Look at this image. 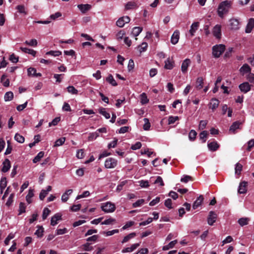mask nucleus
I'll use <instances>...</instances> for the list:
<instances>
[{"instance_id": "44", "label": "nucleus", "mask_w": 254, "mask_h": 254, "mask_svg": "<svg viewBox=\"0 0 254 254\" xmlns=\"http://www.w3.org/2000/svg\"><path fill=\"white\" fill-rule=\"evenodd\" d=\"M14 139L16 141L20 143H23L25 140L24 137L18 133L15 134Z\"/></svg>"}, {"instance_id": "19", "label": "nucleus", "mask_w": 254, "mask_h": 254, "mask_svg": "<svg viewBox=\"0 0 254 254\" xmlns=\"http://www.w3.org/2000/svg\"><path fill=\"white\" fill-rule=\"evenodd\" d=\"M52 190V187L50 186H49L47 187V189L45 190H42L41 191V192L39 194V198L43 200L45 198L46 195L48 194V192Z\"/></svg>"}, {"instance_id": "53", "label": "nucleus", "mask_w": 254, "mask_h": 254, "mask_svg": "<svg viewBox=\"0 0 254 254\" xmlns=\"http://www.w3.org/2000/svg\"><path fill=\"white\" fill-rule=\"evenodd\" d=\"M65 137H61L58 139H57L55 144V146H60L63 145L65 142Z\"/></svg>"}, {"instance_id": "46", "label": "nucleus", "mask_w": 254, "mask_h": 254, "mask_svg": "<svg viewBox=\"0 0 254 254\" xmlns=\"http://www.w3.org/2000/svg\"><path fill=\"white\" fill-rule=\"evenodd\" d=\"M207 131L206 130H203L199 134V138L200 139L202 140V142L204 143L206 141V138L207 136Z\"/></svg>"}, {"instance_id": "4", "label": "nucleus", "mask_w": 254, "mask_h": 254, "mask_svg": "<svg viewBox=\"0 0 254 254\" xmlns=\"http://www.w3.org/2000/svg\"><path fill=\"white\" fill-rule=\"evenodd\" d=\"M118 165V160L114 158H107L104 164L105 167L107 169L115 168Z\"/></svg>"}, {"instance_id": "23", "label": "nucleus", "mask_w": 254, "mask_h": 254, "mask_svg": "<svg viewBox=\"0 0 254 254\" xmlns=\"http://www.w3.org/2000/svg\"><path fill=\"white\" fill-rule=\"evenodd\" d=\"M208 149L212 151L217 150L219 147V145L216 141H213L207 144Z\"/></svg>"}, {"instance_id": "34", "label": "nucleus", "mask_w": 254, "mask_h": 254, "mask_svg": "<svg viewBox=\"0 0 254 254\" xmlns=\"http://www.w3.org/2000/svg\"><path fill=\"white\" fill-rule=\"evenodd\" d=\"M34 196V192L32 190H29L28 193L26 196V201L28 204H30L32 202V198Z\"/></svg>"}, {"instance_id": "56", "label": "nucleus", "mask_w": 254, "mask_h": 254, "mask_svg": "<svg viewBox=\"0 0 254 254\" xmlns=\"http://www.w3.org/2000/svg\"><path fill=\"white\" fill-rule=\"evenodd\" d=\"M179 120L178 116H170L168 119V124L171 125L174 124L176 121Z\"/></svg>"}, {"instance_id": "51", "label": "nucleus", "mask_w": 254, "mask_h": 254, "mask_svg": "<svg viewBox=\"0 0 254 254\" xmlns=\"http://www.w3.org/2000/svg\"><path fill=\"white\" fill-rule=\"evenodd\" d=\"M143 121L144 122L143 129L145 130H148L150 127V124L149 123V120L147 118H144Z\"/></svg>"}, {"instance_id": "26", "label": "nucleus", "mask_w": 254, "mask_h": 254, "mask_svg": "<svg viewBox=\"0 0 254 254\" xmlns=\"http://www.w3.org/2000/svg\"><path fill=\"white\" fill-rule=\"evenodd\" d=\"M137 7V4L134 1H128L125 5V10H130Z\"/></svg>"}, {"instance_id": "52", "label": "nucleus", "mask_w": 254, "mask_h": 254, "mask_svg": "<svg viewBox=\"0 0 254 254\" xmlns=\"http://www.w3.org/2000/svg\"><path fill=\"white\" fill-rule=\"evenodd\" d=\"M62 54V52L59 51H50L47 52L46 55H51L54 57L59 56Z\"/></svg>"}, {"instance_id": "18", "label": "nucleus", "mask_w": 254, "mask_h": 254, "mask_svg": "<svg viewBox=\"0 0 254 254\" xmlns=\"http://www.w3.org/2000/svg\"><path fill=\"white\" fill-rule=\"evenodd\" d=\"M254 27V18H251L249 19V22L246 28L245 32L247 33L251 32L252 29Z\"/></svg>"}, {"instance_id": "25", "label": "nucleus", "mask_w": 254, "mask_h": 254, "mask_svg": "<svg viewBox=\"0 0 254 254\" xmlns=\"http://www.w3.org/2000/svg\"><path fill=\"white\" fill-rule=\"evenodd\" d=\"M7 185V181L5 177H2L0 181V193H2L4 189L6 188Z\"/></svg>"}, {"instance_id": "29", "label": "nucleus", "mask_w": 254, "mask_h": 254, "mask_svg": "<svg viewBox=\"0 0 254 254\" xmlns=\"http://www.w3.org/2000/svg\"><path fill=\"white\" fill-rule=\"evenodd\" d=\"M20 50L25 53H28L29 54L32 55L34 57H35L36 55V51L27 48L20 47Z\"/></svg>"}, {"instance_id": "31", "label": "nucleus", "mask_w": 254, "mask_h": 254, "mask_svg": "<svg viewBox=\"0 0 254 254\" xmlns=\"http://www.w3.org/2000/svg\"><path fill=\"white\" fill-rule=\"evenodd\" d=\"M196 88L197 89H201L203 87V79L202 77H199L197 78L196 81Z\"/></svg>"}, {"instance_id": "35", "label": "nucleus", "mask_w": 254, "mask_h": 254, "mask_svg": "<svg viewBox=\"0 0 254 254\" xmlns=\"http://www.w3.org/2000/svg\"><path fill=\"white\" fill-rule=\"evenodd\" d=\"M240 125L241 123H240L239 122H235L233 123V124L230 127L229 130L234 133L235 130L239 128Z\"/></svg>"}, {"instance_id": "32", "label": "nucleus", "mask_w": 254, "mask_h": 254, "mask_svg": "<svg viewBox=\"0 0 254 254\" xmlns=\"http://www.w3.org/2000/svg\"><path fill=\"white\" fill-rule=\"evenodd\" d=\"M0 81L5 87H8L9 85V80L6 78V76L5 74L2 75L1 77Z\"/></svg>"}, {"instance_id": "43", "label": "nucleus", "mask_w": 254, "mask_h": 254, "mask_svg": "<svg viewBox=\"0 0 254 254\" xmlns=\"http://www.w3.org/2000/svg\"><path fill=\"white\" fill-rule=\"evenodd\" d=\"M196 135H197L196 132L194 130L191 129L190 131L189 134V139L190 141H194L196 138Z\"/></svg>"}, {"instance_id": "41", "label": "nucleus", "mask_w": 254, "mask_h": 254, "mask_svg": "<svg viewBox=\"0 0 254 254\" xmlns=\"http://www.w3.org/2000/svg\"><path fill=\"white\" fill-rule=\"evenodd\" d=\"M106 80L113 86H115L117 85V83L114 78L113 76L111 74L109 75L108 77L106 78Z\"/></svg>"}, {"instance_id": "8", "label": "nucleus", "mask_w": 254, "mask_h": 254, "mask_svg": "<svg viewBox=\"0 0 254 254\" xmlns=\"http://www.w3.org/2000/svg\"><path fill=\"white\" fill-rule=\"evenodd\" d=\"M11 167V163L9 159H5L2 162V167L1 171L3 173H6L8 171Z\"/></svg>"}, {"instance_id": "40", "label": "nucleus", "mask_w": 254, "mask_h": 254, "mask_svg": "<svg viewBox=\"0 0 254 254\" xmlns=\"http://www.w3.org/2000/svg\"><path fill=\"white\" fill-rule=\"evenodd\" d=\"M13 98V94L12 92L9 91L6 92L4 95V99L5 101H9L12 100Z\"/></svg>"}, {"instance_id": "58", "label": "nucleus", "mask_w": 254, "mask_h": 254, "mask_svg": "<svg viewBox=\"0 0 254 254\" xmlns=\"http://www.w3.org/2000/svg\"><path fill=\"white\" fill-rule=\"evenodd\" d=\"M144 202L143 199H140L132 204L133 207H137L142 205Z\"/></svg>"}, {"instance_id": "38", "label": "nucleus", "mask_w": 254, "mask_h": 254, "mask_svg": "<svg viewBox=\"0 0 254 254\" xmlns=\"http://www.w3.org/2000/svg\"><path fill=\"white\" fill-rule=\"evenodd\" d=\"M44 155V152L43 151H40L38 153V154L34 157L33 160V162L34 163H36L39 162L40 159L43 157Z\"/></svg>"}, {"instance_id": "48", "label": "nucleus", "mask_w": 254, "mask_h": 254, "mask_svg": "<svg viewBox=\"0 0 254 254\" xmlns=\"http://www.w3.org/2000/svg\"><path fill=\"white\" fill-rule=\"evenodd\" d=\"M67 90L68 93L72 94H77L78 90L73 86H69L67 87Z\"/></svg>"}, {"instance_id": "57", "label": "nucleus", "mask_w": 254, "mask_h": 254, "mask_svg": "<svg viewBox=\"0 0 254 254\" xmlns=\"http://www.w3.org/2000/svg\"><path fill=\"white\" fill-rule=\"evenodd\" d=\"M118 141V140L117 138H114V140L108 144V148L109 149L111 148H115L117 145Z\"/></svg>"}, {"instance_id": "10", "label": "nucleus", "mask_w": 254, "mask_h": 254, "mask_svg": "<svg viewBox=\"0 0 254 254\" xmlns=\"http://www.w3.org/2000/svg\"><path fill=\"white\" fill-rule=\"evenodd\" d=\"M229 21V25L231 29L238 30L239 29V21L237 19L232 18Z\"/></svg>"}, {"instance_id": "64", "label": "nucleus", "mask_w": 254, "mask_h": 254, "mask_svg": "<svg viewBox=\"0 0 254 254\" xmlns=\"http://www.w3.org/2000/svg\"><path fill=\"white\" fill-rule=\"evenodd\" d=\"M254 146V139H252L248 142V148L247 150L250 151L252 148Z\"/></svg>"}, {"instance_id": "20", "label": "nucleus", "mask_w": 254, "mask_h": 254, "mask_svg": "<svg viewBox=\"0 0 254 254\" xmlns=\"http://www.w3.org/2000/svg\"><path fill=\"white\" fill-rule=\"evenodd\" d=\"M199 26V23L198 22H194L191 24L190 29L189 31L191 36H194L195 32L198 29Z\"/></svg>"}, {"instance_id": "22", "label": "nucleus", "mask_w": 254, "mask_h": 254, "mask_svg": "<svg viewBox=\"0 0 254 254\" xmlns=\"http://www.w3.org/2000/svg\"><path fill=\"white\" fill-rule=\"evenodd\" d=\"M174 66V62L172 59L168 58L165 62L164 67L167 69H172Z\"/></svg>"}, {"instance_id": "11", "label": "nucleus", "mask_w": 254, "mask_h": 254, "mask_svg": "<svg viewBox=\"0 0 254 254\" xmlns=\"http://www.w3.org/2000/svg\"><path fill=\"white\" fill-rule=\"evenodd\" d=\"M180 38V32L179 30H175L173 35H172L171 38V42L172 44L175 45L176 44L179 40Z\"/></svg>"}, {"instance_id": "13", "label": "nucleus", "mask_w": 254, "mask_h": 254, "mask_svg": "<svg viewBox=\"0 0 254 254\" xmlns=\"http://www.w3.org/2000/svg\"><path fill=\"white\" fill-rule=\"evenodd\" d=\"M61 220H62V215L60 213H56L51 218V225L55 226Z\"/></svg>"}, {"instance_id": "45", "label": "nucleus", "mask_w": 254, "mask_h": 254, "mask_svg": "<svg viewBox=\"0 0 254 254\" xmlns=\"http://www.w3.org/2000/svg\"><path fill=\"white\" fill-rule=\"evenodd\" d=\"M149 100L145 93H143L140 95V102L142 104H145L147 103Z\"/></svg>"}, {"instance_id": "5", "label": "nucleus", "mask_w": 254, "mask_h": 254, "mask_svg": "<svg viewBox=\"0 0 254 254\" xmlns=\"http://www.w3.org/2000/svg\"><path fill=\"white\" fill-rule=\"evenodd\" d=\"M130 19L129 16H124L120 17L116 22V25L119 27H123L126 23L129 22Z\"/></svg>"}, {"instance_id": "60", "label": "nucleus", "mask_w": 254, "mask_h": 254, "mask_svg": "<svg viewBox=\"0 0 254 254\" xmlns=\"http://www.w3.org/2000/svg\"><path fill=\"white\" fill-rule=\"evenodd\" d=\"M192 177L191 176H188V175H185L181 179V181L182 182L187 183L189 181H192Z\"/></svg>"}, {"instance_id": "17", "label": "nucleus", "mask_w": 254, "mask_h": 254, "mask_svg": "<svg viewBox=\"0 0 254 254\" xmlns=\"http://www.w3.org/2000/svg\"><path fill=\"white\" fill-rule=\"evenodd\" d=\"M219 104V100L216 98H213L209 103V108L214 111L218 107Z\"/></svg>"}, {"instance_id": "1", "label": "nucleus", "mask_w": 254, "mask_h": 254, "mask_svg": "<svg viewBox=\"0 0 254 254\" xmlns=\"http://www.w3.org/2000/svg\"><path fill=\"white\" fill-rule=\"evenodd\" d=\"M232 2L230 0H225L221 2L219 5L217 12L218 15L222 18L224 14H226L230 8Z\"/></svg>"}, {"instance_id": "16", "label": "nucleus", "mask_w": 254, "mask_h": 254, "mask_svg": "<svg viewBox=\"0 0 254 254\" xmlns=\"http://www.w3.org/2000/svg\"><path fill=\"white\" fill-rule=\"evenodd\" d=\"M140 246V243H136L132 245L130 247H127L123 249L122 250V253H130L135 250L137 247Z\"/></svg>"}, {"instance_id": "39", "label": "nucleus", "mask_w": 254, "mask_h": 254, "mask_svg": "<svg viewBox=\"0 0 254 254\" xmlns=\"http://www.w3.org/2000/svg\"><path fill=\"white\" fill-rule=\"evenodd\" d=\"M250 219L248 218H241L238 220V223L241 226H244L248 224Z\"/></svg>"}, {"instance_id": "54", "label": "nucleus", "mask_w": 254, "mask_h": 254, "mask_svg": "<svg viewBox=\"0 0 254 254\" xmlns=\"http://www.w3.org/2000/svg\"><path fill=\"white\" fill-rule=\"evenodd\" d=\"M26 206L25 204L23 202H20L19 206V213L18 215H21L22 213L25 212Z\"/></svg>"}, {"instance_id": "24", "label": "nucleus", "mask_w": 254, "mask_h": 254, "mask_svg": "<svg viewBox=\"0 0 254 254\" xmlns=\"http://www.w3.org/2000/svg\"><path fill=\"white\" fill-rule=\"evenodd\" d=\"M203 200V197L202 195H200L197 198L196 200L193 202L192 205V208L194 209L197 208L198 206L201 205Z\"/></svg>"}, {"instance_id": "7", "label": "nucleus", "mask_w": 254, "mask_h": 254, "mask_svg": "<svg viewBox=\"0 0 254 254\" xmlns=\"http://www.w3.org/2000/svg\"><path fill=\"white\" fill-rule=\"evenodd\" d=\"M217 218V215L215 212L211 211L207 218V223L209 225H212L215 222Z\"/></svg>"}, {"instance_id": "59", "label": "nucleus", "mask_w": 254, "mask_h": 254, "mask_svg": "<svg viewBox=\"0 0 254 254\" xmlns=\"http://www.w3.org/2000/svg\"><path fill=\"white\" fill-rule=\"evenodd\" d=\"M116 220L112 218L107 219L101 223L102 225H110L115 222Z\"/></svg>"}, {"instance_id": "42", "label": "nucleus", "mask_w": 254, "mask_h": 254, "mask_svg": "<svg viewBox=\"0 0 254 254\" xmlns=\"http://www.w3.org/2000/svg\"><path fill=\"white\" fill-rule=\"evenodd\" d=\"M91 244L86 243L81 246V249L85 251H91L93 250V247L90 246Z\"/></svg>"}, {"instance_id": "33", "label": "nucleus", "mask_w": 254, "mask_h": 254, "mask_svg": "<svg viewBox=\"0 0 254 254\" xmlns=\"http://www.w3.org/2000/svg\"><path fill=\"white\" fill-rule=\"evenodd\" d=\"M135 236H136L135 233H134V232L131 233L124 238L123 241H122V243L123 244L127 243L130 239L133 238Z\"/></svg>"}, {"instance_id": "6", "label": "nucleus", "mask_w": 254, "mask_h": 254, "mask_svg": "<svg viewBox=\"0 0 254 254\" xmlns=\"http://www.w3.org/2000/svg\"><path fill=\"white\" fill-rule=\"evenodd\" d=\"M214 36L217 39H220L221 37V26L220 25H216L212 31Z\"/></svg>"}, {"instance_id": "14", "label": "nucleus", "mask_w": 254, "mask_h": 254, "mask_svg": "<svg viewBox=\"0 0 254 254\" xmlns=\"http://www.w3.org/2000/svg\"><path fill=\"white\" fill-rule=\"evenodd\" d=\"M248 186V183L246 181H243L240 184L238 192L240 194L246 193L247 192V187Z\"/></svg>"}, {"instance_id": "63", "label": "nucleus", "mask_w": 254, "mask_h": 254, "mask_svg": "<svg viewBox=\"0 0 254 254\" xmlns=\"http://www.w3.org/2000/svg\"><path fill=\"white\" fill-rule=\"evenodd\" d=\"M247 79L251 83L254 84V73H250L246 76Z\"/></svg>"}, {"instance_id": "49", "label": "nucleus", "mask_w": 254, "mask_h": 254, "mask_svg": "<svg viewBox=\"0 0 254 254\" xmlns=\"http://www.w3.org/2000/svg\"><path fill=\"white\" fill-rule=\"evenodd\" d=\"M25 44L33 46V47H36L37 45V41L36 39H31L30 41H26L24 43Z\"/></svg>"}, {"instance_id": "62", "label": "nucleus", "mask_w": 254, "mask_h": 254, "mask_svg": "<svg viewBox=\"0 0 254 254\" xmlns=\"http://www.w3.org/2000/svg\"><path fill=\"white\" fill-rule=\"evenodd\" d=\"M28 75L29 76H34L36 74V69L33 67H30L27 69Z\"/></svg>"}, {"instance_id": "61", "label": "nucleus", "mask_w": 254, "mask_h": 254, "mask_svg": "<svg viewBox=\"0 0 254 254\" xmlns=\"http://www.w3.org/2000/svg\"><path fill=\"white\" fill-rule=\"evenodd\" d=\"M207 124V122L204 120H201L199 122V129L200 130H203L204 129Z\"/></svg>"}, {"instance_id": "27", "label": "nucleus", "mask_w": 254, "mask_h": 254, "mask_svg": "<svg viewBox=\"0 0 254 254\" xmlns=\"http://www.w3.org/2000/svg\"><path fill=\"white\" fill-rule=\"evenodd\" d=\"M72 191L71 189L67 190L62 196V201L66 202L68 199V196L72 193Z\"/></svg>"}, {"instance_id": "37", "label": "nucleus", "mask_w": 254, "mask_h": 254, "mask_svg": "<svg viewBox=\"0 0 254 254\" xmlns=\"http://www.w3.org/2000/svg\"><path fill=\"white\" fill-rule=\"evenodd\" d=\"M99 113L104 116L106 119H108L110 118V114L106 111V109L101 108L99 109Z\"/></svg>"}, {"instance_id": "3", "label": "nucleus", "mask_w": 254, "mask_h": 254, "mask_svg": "<svg viewBox=\"0 0 254 254\" xmlns=\"http://www.w3.org/2000/svg\"><path fill=\"white\" fill-rule=\"evenodd\" d=\"M225 46L223 44L216 45L212 48V54L215 58H219L224 52Z\"/></svg>"}, {"instance_id": "36", "label": "nucleus", "mask_w": 254, "mask_h": 254, "mask_svg": "<svg viewBox=\"0 0 254 254\" xmlns=\"http://www.w3.org/2000/svg\"><path fill=\"white\" fill-rule=\"evenodd\" d=\"M148 47V44L146 42H142L141 44L138 46L139 51L140 53L146 51Z\"/></svg>"}, {"instance_id": "30", "label": "nucleus", "mask_w": 254, "mask_h": 254, "mask_svg": "<svg viewBox=\"0 0 254 254\" xmlns=\"http://www.w3.org/2000/svg\"><path fill=\"white\" fill-rule=\"evenodd\" d=\"M142 30V28L140 27H135L132 29L131 34L135 37L139 35Z\"/></svg>"}, {"instance_id": "12", "label": "nucleus", "mask_w": 254, "mask_h": 254, "mask_svg": "<svg viewBox=\"0 0 254 254\" xmlns=\"http://www.w3.org/2000/svg\"><path fill=\"white\" fill-rule=\"evenodd\" d=\"M191 61L189 59H185L182 63L181 70L183 73H186L188 71V67L190 65Z\"/></svg>"}, {"instance_id": "2", "label": "nucleus", "mask_w": 254, "mask_h": 254, "mask_svg": "<svg viewBox=\"0 0 254 254\" xmlns=\"http://www.w3.org/2000/svg\"><path fill=\"white\" fill-rule=\"evenodd\" d=\"M101 208L105 213H112L116 209L115 204L110 201L102 203Z\"/></svg>"}, {"instance_id": "28", "label": "nucleus", "mask_w": 254, "mask_h": 254, "mask_svg": "<svg viewBox=\"0 0 254 254\" xmlns=\"http://www.w3.org/2000/svg\"><path fill=\"white\" fill-rule=\"evenodd\" d=\"M177 243V240H174L171 241L169 243L168 245L163 246L162 249L163 251H167L169 250L170 249H172L174 248L175 245Z\"/></svg>"}, {"instance_id": "15", "label": "nucleus", "mask_w": 254, "mask_h": 254, "mask_svg": "<svg viewBox=\"0 0 254 254\" xmlns=\"http://www.w3.org/2000/svg\"><path fill=\"white\" fill-rule=\"evenodd\" d=\"M240 72L241 74L244 75L246 73H250L251 72V68L250 66L247 64H245L243 65V66L240 69Z\"/></svg>"}, {"instance_id": "21", "label": "nucleus", "mask_w": 254, "mask_h": 254, "mask_svg": "<svg viewBox=\"0 0 254 254\" xmlns=\"http://www.w3.org/2000/svg\"><path fill=\"white\" fill-rule=\"evenodd\" d=\"M77 7L82 13H84L91 9V5L89 4H78Z\"/></svg>"}, {"instance_id": "9", "label": "nucleus", "mask_w": 254, "mask_h": 254, "mask_svg": "<svg viewBox=\"0 0 254 254\" xmlns=\"http://www.w3.org/2000/svg\"><path fill=\"white\" fill-rule=\"evenodd\" d=\"M240 90L246 93L249 92L251 89V85L248 82H244L239 85Z\"/></svg>"}, {"instance_id": "55", "label": "nucleus", "mask_w": 254, "mask_h": 254, "mask_svg": "<svg viewBox=\"0 0 254 254\" xmlns=\"http://www.w3.org/2000/svg\"><path fill=\"white\" fill-rule=\"evenodd\" d=\"M126 32L124 30H120L118 32L116 35V37L118 40H121L123 38L124 36L125 35Z\"/></svg>"}, {"instance_id": "50", "label": "nucleus", "mask_w": 254, "mask_h": 254, "mask_svg": "<svg viewBox=\"0 0 254 254\" xmlns=\"http://www.w3.org/2000/svg\"><path fill=\"white\" fill-rule=\"evenodd\" d=\"M51 212L50 210L48 208H44L43 211L42 218L43 220H45Z\"/></svg>"}, {"instance_id": "47", "label": "nucleus", "mask_w": 254, "mask_h": 254, "mask_svg": "<svg viewBox=\"0 0 254 254\" xmlns=\"http://www.w3.org/2000/svg\"><path fill=\"white\" fill-rule=\"evenodd\" d=\"M243 166L242 164L237 163L235 165V174L240 175L241 174V172L242 170Z\"/></svg>"}]
</instances>
